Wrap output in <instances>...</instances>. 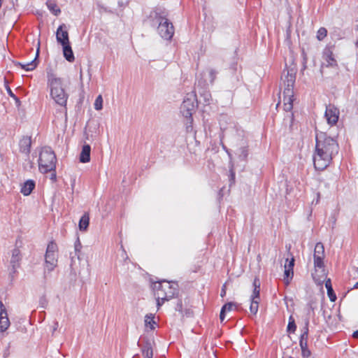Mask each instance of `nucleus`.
Returning <instances> with one entry per match:
<instances>
[{
  "label": "nucleus",
  "instance_id": "nucleus-4",
  "mask_svg": "<svg viewBox=\"0 0 358 358\" xmlns=\"http://www.w3.org/2000/svg\"><path fill=\"white\" fill-rule=\"evenodd\" d=\"M56 162V156L50 148H42L38 159V168L41 172L48 173L55 171Z\"/></svg>",
  "mask_w": 358,
  "mask_h": 358
},
{
  "label": "nucleus",
  "instance_id": "nucleus-23",
  "mask_svg": "<svg viewBox=\"0 0 358 358\" xmlns=\"http://www.w3.org/2000/svg\"><path fill=\"white\" fill-rule=\"evenodd\" d=\"M46 5L49 10L55 15L57 16L60 14L61 10L57 6L55 0H48Z\"/></svg>",
  "mask_w": 358,
  "mask_h": 358
},
{
  "label": "nucleus",
  "instance_id": "nucleus-36",
  "mask_svg": "<svg viewBox=\"0 0 358 358\" xmlns=\"http://www.w3.org/2000/svg\"><path fill=\"white\" fill-rule=\"evenodd\" d=\"M259 292H260V288H254L252 294L251 295V299H254L256 300H259Z\"/></svg>",
  "mask_w": 358,
  "mask_h": 358
},
{
  "label": "nucleus",
  "instance_id": "nucleus-56",
  "mask_svg": "<svg viewBox=\"0 0 358 358\" xmlns=\"http://www.w3.org/2000/svg\"><path fill=\"white\" fill-rule=\"evenodd\" d=\"M290 358H292V357H290Z\"/></svg>",
  "mask_w": 358,
  "mask_h": 358
},
{
  "label": "nucleus",
  "instance_id": "nucleus-51",
  "mask_svg": "<svg viewBox=\"0 0 358 358\" xmlns=\"http://www.w3.org/2000/svg\"><path fill=\"white\" fill-rule=\"evenodd\" d=\"M353 288H355V289H357L358 288V282L355 283V285H354Z\"/></svg>",
  "mask_w": 358,
  "mask_h": 358
},
{
  "label": "nucleus",
  "instance_id": "nucleus-27",
  "mask_svg": "<svg viewBox=\"0 0 358 358\" xmlns=\"http://www.w3.org/2000/svg\"><path fill=\"white\" fill-rule=\"evenodd\" d=\"M259 308V300L254 299H251V303L250 306V310L253 315H256Z\"/></svg>",
  "mask_w": 358,
  "mask_h": 358
},
{
  "label": "nucleus",
  "instance_id": "nucleus-30",
  "mask_svg": "<svg viewBox=\"0 0 358 358\" xmlns=\"http://www.w3.org/2000/svg\"><path fill=\"white\" fill-rule=\"evenodd\" d=\"M239 155L238 157L241 160H246L248 155V150L247 147H242L239 150Z\"/></svg>",
  "mask_w": 358,
  "mask_h": 358
},
{
  "label": "nucleus",
  "instance_id": "nucleus-42",
  "mask_svg": "<svg viewBox=\"0 0 358 358\" xmlns=\"http://www.w3.org/2000/svg\"><path fill=\"white\" fill-rule=\"evenodd\" d=\"M6 90H7L8 94L11 97L14 98L15 99H17L16 96L13 94V92H12V90H10V88L8 85H6Z\"/></svg>",
  "mask_w": 358,
  "mask_h": 358
},
{
  "label": "nucleus",
  "instance_id": "nucleus-8",
  "mask_svg": "<svg viewBox=\"0 0 358 358\" xmlns=\"http://www.w3.org/2000/svg\"><path fill=\"white\" fill-rule=\"evenodd\" d=\"M308 324L309 321L307 320L305 323V327H303V332L301 335L299 339L301 355L303 358H308L311 355L310 350L308 348Z\"/></svg>",
  "mask_w": 358,
  "mask_h": 358
},
{
  "label": "nucleus",
  "instance_id": "nucleus-21",
  "mask_svg": "<svg viewBox=\"0 0 358 358\" xmlns=\"http://www.w3.org/2000/svg\"><path fill=\"white\" fill-rule=\"evenodd\" d=\"M62 49L64 58L68 62H73L75 59V57L70 43L63 45Z\"/></svg>",
  "mask_w": 358,
  "mask_h": 358
},
{
  "label": "nucleus",
  "instance_id": "nucleus-7",
  "mask_svg": "<svg viewBox=\"0 0 358 358\" xmlns=\"http://www.w3.org/2000/svg\"><path fill=\"white\" fill-rule=\"evenodd\" d=\"M22 245V241L17 239L15 243V248L11 251V258L10 264L12 266L13 273L16 272L17 268L20 266V262L22 258L20 248Z\"/></svg>",
  "mask_w": 358,
  "mask_h": 358
},
{
  "label": "nucleus",
  "instance_id": "nucleus-2",
  "mask_svg": "<svg viewBox=\"0 0 358 358\" xmlns=\"http://www.w3.org/2000/svg\"><path fill=\"white\" fill-rule=\"evenodd\" d=\"M152 286L155 296L163 300H170L178 294V285L173 282L162 280L154 282Z\"/></svg>",
  "mask_w": 358,
  "mask_h": 358
},
{
  "label": "nucleus",
  "instance_id": "nucleus-22",
  "mask_svg": "<svg viewBox=\"0 0 358 358\" xmlns=\"http://www.w3.org/2000/svg\"><path fill=\"white\" fill-rule=\"evenodd\" d=\"M284 83L285 85V89H289L293 91V87L295 83V74L289 73V71H287Z\"/></svg>",
  "mask_w": 358,
  "mask_h": 358
},
{
  "label": "nucleus",
  "instance_id": "nucleus-6",
  "mask_svg": "<svg viewBox=\"0 0 358 358\" xmlns=\"http://www.w3.org/2000/svg\"><path fill=\"white\" fill-rule=\"evenodd\" d=\"M154 17L159 22L157 30L161 37L166 40H170L174 34V27L172 23L169 22L168 19L159 16L157 13H154Z\"/></svg>",
  "mask_w": 358,
  "mask_h": 358
},
{
  "label": "nucleus",
  "instance_id": "nucleus-20",
  "mask_svg": "<svg viewBox=\"0 0 358 358\" xmlns=\"http://www.w3.org/2000/svg\"><path fill=\"white\" fill-rule=\"evenodd\" d=\"M34 187L35 182L32 180H28L25 182H24L21 188V193L23 194L24 196H28L31 193Z\"/></svg>",
  "mask_w": 358,
  "mask_h": 358
},
{
  "label": "nucleus",
  "instance_id": "nucleus-32",
  "mask_svg": "<svg viewBox=\"0 0 358 358\" xmlns=\"http://www.w3.org/2000/svg\"><path fill=\"white\" fill-rule=\"evenodd\" d=\"M285 274V280H286V283L288 284L289 282V278L292 279L294 275L293 270L285 268L284 271Z\"/></svg>",
  "mask_w": 358,
  "mask_h": 358
},
{
  "label": "nucleus",
  "instance_id": "nucleus-25",
  "mask_svg": "<svg viewBox=\"0 0 358 358\" xmlns=\"http://www.w3.org/2000/svg\"><path fill=\"white\" fill-rule=\"evenodd\" d=\"M90 218L86 214L83 215L79 222V228L81 231H85L89 226Z\"/></svg>",
  "mask_w": 358,
  "mask_h": 358
},
{
  "label": "nucleus",
  "instance_id": "nucleus-50",
  "mask_svg": "<svg viewBox=\"0 0 358 358\" xmlns=\"http://www.w3.org/2000/svg\"><path fill=\"white\" fill-rule=\"evenodd\" d=\"M57 327H58V322H55V327H54V331L57 329Z\"/></svg>",
  "mask_w": 358,
  "mask_h": 358
},
{
  "label": "nucleus",
  "instance_id": "nucleus-43",
  "mask_svg": "<svg viewBox=\"0 0 358 358\" xmlns=\"http://www.w3.org/2000/svg\"><path fill=\"white\" fill-rule=\"evenodd\" d=\"M156 298H157V306L158 308H159L161 306H162V304L166 301V300H163L162 299H159L157 296H156Z\"/></svg>",
  "mask_w": 358,
  "mask_h": 358
},
{
  "label": "nucleus",
  "instance_id": "nucleus-10",
  "mask_svg": "<svg viewBox=\"0 0 358 358\" xmlns=\"http://www.w3.org/2000/svg\"><path fill=\"white\" fill-rule=\"evenodd\" d=\"M339 114V110L336 106L331 104L327 106L324 113L327 123L331 126L336 124L338 120Z\"/></svg>",
  "mask_w": 358,
  "mask_h": 358
},
{
  "label": "nucleus",
  "instance_id": "nucleus-14",
  "mask_svg": "<svg viewBox=\"0 0 358 358\" xmlns=\"http://www.w3.org/2000/svg\"><path fill=\"white\" fill-rule=\"evenodd\" d=\"M284 110L291 111L293 108L294 92L289 89H284L282 92Z\"/></svg>",
  "mask_w": 358,
  "mask_h": 358
},
{
  "label": "nucleus",
  "instance_id": "nucleus-19",
  "mask_svg": "<svg viewBox=\"0 0 358 358\" xmlns=\"http://www.w3.org/2000/svg\"><path fill=\"white\" fill-rule=\"evenodd\" d=\"M314 258V266L315 268H324V252H314L313 255Z\"/></svg>",
  "mask_w": 358,
  "mask_h": 358
},
{
  "label": "nucleus",
  "instance_id": "nucleus-18",
  "mask_svg": "<svg viewBox=\"0 0 358 358\" xmlns=\"http://www.w3.org/2000/svg\"><path fill=\"white\" fill-rule=\"evenodd\" d=\"M90 145L88 144L83 145L79 157L80 162L81 163L89 162L90 161Z\"/></svg>",
  "mask_w": 358,
  "mask_h": 358
},
{
  "label": "nucleus",
  "instance_id": "nucleus-9",
  "mask_svg": "<svg viewBox=\"0 0 358 358\" xmlns=\"http://www.w3.org/2000/svg\"><path fill=\"white\" fill-rule=\"evenodd\" d=\"M323 62L321 66V71L322 72L323 68L325 67H336L338 66L337 62L335 59L333 52L329 48H325L322 53Z\"/></svg>",
  "mask_w": 358,
  "mask_h": 358
},
{
  "label": "nucleus",
  "instance_id": "nucleus-55",
  "mask_svg": "<svg viewBox=\"0 0 358 358\" xmlns=\"http://www.w3.org/2000/svg\"><path fill=\"white\" fill-rule=\"evenodd\" d=\"M0 2L2 3V0H0Z\"/></svg>",
  "mask_w": 358,
  "mask_h": 358
},
{
  "label": "nucleus",
  "instance_id": "nucleus-46",
  "mask_svg": "<svg viewBox=\"0 0 358 358\" xmlns=\"http://www.w3.org/2000/svg\"><path fill=\"white\" fill-rule=\"evenodd\" d=\"M225 295H226V285H224L221 289L220 296L222 297H224Z\"/></svg>",
  "mask_w": 358,
  "mask_h": 358
},
{
  "label": "nucleus",
  "instance_id": "nucleus-33",
  "mask_svg": "<svg viewBox=\"0 0 358 358\" xmlns=\"http://www.w3.org/2000/svg\"><path fill=\"white\" fill-rule=\"evenodd\" d=\"M208 76H209V80H210V83L211 84L213 83L215 78H216V75H217V71H215L214 69H209L208 70Z\"/></svg>",
  "mask_w": 358,
  "mask_h": 358
},
{
  "label": "nucleus",
  "instance_id": "nucleus-47",
  "mask_svg": "<svg viewBox=\"0 0 358 358\" xmlns=\"http://www.w3.org/2000/svg\"><path fill=\"white\" fill-rule=\"evenodd\" d=\"M225 313H226V312H223V310L221 309V311L220 313V319L222 322H223L225 318Z\"/></svg>",
  "mask_w": 358,
  "mask_h": 358
},
{
  "label": "nucleus",
  "instance_id": "nucleus-41",
  "mask_svg": "<svg viewBox=\"0 0 358 358\" xmlns=\"http://www.w3.org/2000/svg\"><path fill=\"white\" fill-rule=\"evenodd\" d=\"M234 180H235V172L234 171V169L233 167H231L230 169V181L231 182H234Z\"/></svg>",
  "mask_w": 358,
  "mask_h": 358
},
{
  "label": "nucleus",
  "instance_id": "nucleus-38",
  "mask_svg": "<svg viewBox=\"0 0 358 358\" xmlns=\"http://www.w3.org/2000/svg\"><path fill=\"white\" fill-rule=\"evenodd\" d=\"M314 252H324L323 244L322 243H317L315 246Z\"/></svg>",
  "mask_w": 358,
  "mask_h": 358
},
{
  "label": "nucleus",
  "instance_id": "nucleus-40",
  "mask_svg": "<svg viewBox=\"0 0 358 358\" xmlns=\"http://www.w3.org/2000/svg\"><path fill=\"white\" fill-rule=\"evenodd\" d=\"M201 94L202 96H203L204 101L207 104H209L210 103V98H211V95L208 92H206L203 94Z\"/></svg>",
  "mask_w": 358,
  "mask_h": 358
},
{
  "label": "nucleus",
  "instance_id": "nucleus-44",
  "mask_svg": "<svg viewBox=\"0 0 358 358\" xmlns=\"http://www.w3.org/2000/svg\"><path fill=\"white\" fill-rule=\"evenodd\" d=\"M81 248V244L80 243V241L78 239L77 241L75 243V250L76 252H78Z\"/></svg>",
  "mask_w": 358,
  "mask_h": 358
},
{
  "label": "nucleus",
  "instance_id": "nucleus-53",
  "mask_svg": "<svg viewBox=\"0 0 358 358\" xmlns=\"http://www.w3.org/2000/svg\"><path fill=\"white\" fill-rule=\"evenodd\" d=\"M356 45H357V47L358 48V39H357V43H356Z\"/></svg>",
  "mask_w": 358,
  "mask_h": 358
},
{
  "label": "nucleus",
  "instance_id": "nucleus-13",
  "mask_svg": "<svg viewBox=\"0 0 358 358\" xmlns=\"http://www.w3.org/2000/svg\"><path fill=\"white\" fill-rule=\"evenodd\" d=\"M57 264V253H47L45 255V273L46 271L51 272Z\"/></svg>",
  "mask_w": 358,
  "mask_h": 358
},
{
  "label": "nucleus",
  "instance_id": "nucleus-31",
  "mask_svg": "<svg viewBox=\"0 0 358 358\" xmlns=\"http://www.w3.org/2000/svg\"><path fill=\"white\" fill-rule=\"evenodd\" d=\"M57 245L54 242H50L47 247L46 252L47 253H57Z\"/></svg>",
  "mask_w": 358,
  "mask_h": 358
},
{
  "label": "nucleus",
  "instance_id": "nucleus-52",
  "mask_svg": "<svg viewBox=\"0 0 358 358\" xmlns=\"http://www.w3.org/2000/svg\"><path fill=\"white\" fill-rule=\"evenodd\" d=\"M55 178H56V175H55V173H53V174L52 175V179Z\"/></svg>",
  "mask_w": 358,
  "mask_h": 358
},
{
  "label": "nucleus",
  "instance_id": "nucleus-12",
  "mask_svg": "<svg viewBox=\"0 0 358 358\" xmlns=\"http://www.w3.org/2000/svg\"><path fill=\"white\" fill-rule=\"evenodd\" d=\"M152 341L148 338L143 339L141 343L138 342V345L141 348V351L144 358H152Z\"/></svg>",
  "mask_w": 358,
  "mask_h": 358
},
{
  "label": "nucleus",
  "instance_id": "nucleus-29",
  "mask_svg": "<svg viewBox=\"0 0 358 358\" xmlns=\"http://www.w3.org/2000/svg\"><path fill=\"white\" fill-rule=\"evenodd\" d=\"M94 106V108L96 110H100L102 109V108H103V99H102L101 95H99L96 97V99H95Z\"/></svg>",
  "mask_w": 358,
  "mask_h": 358
},
{
  "label": "nucleus",
  "instance_id": "nucleus-45",
  "mask_svg": "<svg viewBox=\"0 0 358 358\" xmlns=\"http://www.w3.org/2000/svg\"><path fill=\"white\" fill-rule=\"evenodd\" d=\"M254 288H260V282L259 279L255 278L253 282Z\"/></svg>",
  "mask_w": 358,
  "mask_h": 358
},
{
  "label": "nucleus",
  "instance_id": "nucleus-5",
  "mask_svg": "<svg viewBox=\"0 0 358 358\" xmlns=\"http://www.w3.org/2000/svg\"><path fill=\"white\" fill-rule=\"evenodd\" d=\"M196 107V95L187 94L180 106V113L186 118V127L187 131L192 129L193 122L192 114L195 112Z\"/></svg>",
  "mask_w": 358,
  "mask_h": 358
},
{
  "label": "nucleus",
  "instance_id": "nucleus-54",
  "mask_svg": "<svg viewBox=\"0 0 358 358\" xmlns=\"http://www.w3.org/2000/svg\"><path fill=\"white\" fill-rule=\"evenodd\" d=\"M317 196H318V199H319V197H320V194H317ZM318 201V200H317V202Z\"/></svg>",
  "mask_w": 358,
  "mask_h": 358
},
{
  "label": "nucleus",
  "instance_id": "nucleus-28",
  "mask_svg": "<svg viewBox=\"0 0 358 358\" xmlns=\"http://www.w3.org/2000/svg\"><path fill=\"white\" fill-rule=\"evenodd\" d=\"M327 35V30L324 27H321L319 29L317 33V38L319 41H322Z\"/></svg>",
  "mask_w": 358,
  "mask_h": 358
},
{
  "label": "nucleus",
  "instance_id": "nucleus-35",
  "mask_svg": "<svg viewBox=\"0 0 358 358\" xmlns=\"http://www.w3.org/2000/svg\"><path fill=\"white\" fill-rule=\"evenodd\" d=\"M296 329V325L295 323L288 322L287 331L289 333H294Z\"/></svg>",
  "mask_w": 358,
  "mask_h": 358
},
{
  "label": "nucleus",
  "instance_id": "nucleus-39",
  "mask_svg": "<svg viewBox=\"0 0 358 358\" xmlns=\"http://www.w3.org/2000/svg\"><path fill=\"white\" fill-rule=\"evenodd\" d=\"M294 266V257H292L290 261H289V263L285 264L284 267H285V268H287V269L293 270Z\"/></svg>",
  "mask_w": 358,
  "mask_h": 358
},
{
  "label": "nucleus",
  "instance_id": "nucleus-48",
  "mask_svg": "<svg viewBox=\"0 0 358 358\" xmlns=\"http://www.w3.org/2000/svg\"><path fill=\"white\" fill-rule=\"evenodd\" d=\"M353 338H358V330L355 331L352 334Z\"/></svg>",
  "mask_w": 358,
  "mask_h": 358
},
{
  "label": "nucleus",
  "instance_id": "nucleus-17",
  "mask_svg": "<svg viewBox=\"0 0 358 358\" xmlns=\"http://www.w3.org/2000/svg\"><path fill=\"white\" fill-rule=\"evenodd\" d=\"M31 145V139L30 136H23L20 139L19 145L20 152L28 155L30 152V148Z\"/></svg>",
  "mask_w": 358,
  "mask_h": 358
},
{
  "label": "nucleus",
  "instance_id": "nucleus-15",
  "mask_svg": "<svg viewBox=\"0 0 358 358\" xmlns=\"http://www.w3.org/2000/svg\"><path fill=\"white\" fill-rule=\"evenodd\" d=\"M0 331H5L10 326V321L8 317V314L3 304V303L0 301Z\"/></svg>",
  "mask_w": 358,
  "mask_h": 358
},
{
  "label": "nucleus",
  "instance_id": "nucleus-24",
  "mask_svg": "<svg viewBox=\"0 0 358 358\" xmlns=\"http://www.w3.org/2000/svg\"><path fill=\"white\" fill-rule=\"evenodd\" d=\"M325 287L327 289V294H328L330 300L331 301H334L336 299V296L334 292L330 279H328L327 280H326Z\"/></svg>",
  "mask_w": 358,
  "mask_h": 358
},
{
  "label": "nucleus",
  "instance_id": "nucleus-49",
  "mask_svg": "<svg viewBox=\"0 0 358 358\" xmlns=\"http://www.w3.org/2000/svg\"><path fill=\"white\" fill-rule=\"evenodd\" d=\"M289 322L295 323V320L292 315H290L289 317Z\"/></svg>",
  "mask_w": 358,
  "mask_h": 358
},
{
  "label": "nucleus",
  "instance_id": "nucleus-37",
  "mask_svg": "<svg viewBox=\"0 0 358 358\" xmlns=\"http://www.w3.org/2000/svg\"><path fill=\"white\" fill-rule=\"evenodd\" d=\"M39 305L41 308H45L48 305V300L45 296H43L39 299Z\"/></svg>",
  "mask_w": 358,
  "mask_h": 358
},
{
  "label": "nucleus",
  "instance_id": "nucleus-16",
  "mask_svg": "<svg viewBox=\"0 0 358 358\" xmlns=\"http://www.w3.org/2000/svg\"><path fill=\"white\" fill-rule=\"evenodd\" d=\"M39 52H40V41H38L37 42L36 54V57H35L34 59L30 62L27 63V64H22V63L19 62V63H17V65L20 66L22 67V69H24V70L28 71L34 70L37 66L36 59L39 55Z\"/></svg>",
  "mask_w": 358,
  "mask_h": 358
},
{
  "label": "nucleus",
  "instance_id": "nucleus-34",
  "mask_svg": "<svg viewBox=\"0 0 358 358\" xmlns=\"http://www.w3.org/2000/svg\"><path fill=\"white\" fill-rule=\"evenodd\" d=\"M235 306L236 304L234 303L229 302L222 306V310H223V312L230 311L232 310V308Z\"/></svg>",
  "mask_w": 358,
  "mask_h": 358
},
{
  "label": "nucleus",
  "instance_id": "nucleus-11",
  "mask_svg": "<svg viewBox=\"0 0 358 358\" xmlns=\"http://www.w3.org/2000/svg\"><path fill=\"white\" fill-rule=\"evenodd\" d=\"M57 41L62 45L70 43L67 27L65 24L59 26L56 32Z\"/></svg>",
  "mask_w": 358,
  "mask_h": 358
},
{
  "label": "nucleus",
  "instance_id": "nucleus-3",
  "mask_svg": "<svg viewBox=\"0 0 358 358\" xmlns=\"http://www.w3.org/2000/svg\"><path fill=\"white\" fill-rule=\"evenodd\" d=\"M48 84L50 87V96L55 103L62 106H65L68 99V94L66 93L63 87L62 80L51 74L48 76Z\"/></svg>",
  "mask_w": 358,
  "mask_h": 358
},
{
  "label": "nucleus",
  "instance_id": "nucleus-26",
  "mask_svg": "<svg viewBox=\"0 0 358 358\" xmlns=\"http://www.w3.org/2000/svg\"><path fill=\"white\" fill-rule=\"evenodd\" d=\"M155 316L152 314H148L145 317V325L147 327H150V329H154L155 324V321L154 320Z\"/></svg>",
  "mask_w": 358,
  "mask_h": 358
},
{
  "label": "nucleus",
  "instance_id": "nucleus-1",
  "mask_svg": "<svg viewBox=\"0 0 358 358\" xmlns=\"http://www.w3.org/2000/svg\"><path fill=\"white\" fill-rule=\"evenodd\" d=\"M315 139L314 166L316 169L323 170L329 166L332 158L338 153L339 146L334 138L327 136L324 132L317 133Z\"/></svg>",
  "mask_w": 358,
  "mask_h": 358
}]
</instances>
